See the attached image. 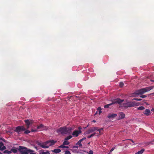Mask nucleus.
<instances>
[{"label":"nucleus","mask_w":154,"mask_h":154,"mask_svg":"<svg viewBox=\"0 0 154 154\" xmlns=\"http://www.w3.org/2000/svg\"><path fill=\"white\" fill-rule=\"evenodd\" d=\"M72 129L71 128H66V127H61L57 130V133H60L62 134H69Z\"/></svg>","instance_id":"f257e3e1"},{"label":"nucleus","mask_w":154,"mask_h":154,"mask_svg":"<svg viewBox=\"0 0 154 154\" xmlns=\"http://www.w3.org/2000/svg\"><path fill=\"white\" fill-rule=\"evenodd\" d=\"M152 87H149L146 88H142L136 91L134 93L135 94H142L144 93L149 91L152 89Z\"/></svg>","instance_id":"f03ea898"},{"label":"nucleus","mask_w":154,"mask_h":154,"mask_svg":"<svg viewBox=\"0 0 154 154\" xmlns=\"http://www.w3.org/2000/svg\"><path fill=\"white\" fill-rule=\"evenodd\" d=\"M139 103H137L135 101H131L126 103H123L122 104V106L125 108L134 107L135 106H138Z\"/></svg>","instance_id":"7ed1b4c3"},{"label":"nucleus","mask_w":154,"mask_h":154,"mask_svg":"<svg viewBox=\"0 0 154 154\" xmlns=\"http://www.w3.org/2000/svg\"><path fill=\"white\" fill-rule=\"evenodd\" d=\"M124 101V100H121L119 98L113 99L112 100V103L104 105V107L105 108H108L109 107V106L112 105V104L115 103H118L120 104L123 102Z\"/></svg>","instance_id":"20e7f679"},{"label":"nucleus","mask_w":154,"mask_h":154,"mask_svg":"<svg viewBox=\"0 0 154 154\" xmlns=\"http://www.w3.org/2000/svg\"><path fill=\"white\" fill-rule=\"evenodd\" d=\"M25 130L26 128L23 126H20L16 127L14 131L17 132L18 134H21L22 132L25 131Z\"/></svg>","instance_id":"39448f33"},{"label":"nucleus","mask_w":154,"mask_h":154,"mask_svg":"<svg viewBox=\"0 0 154 154\" xmlns=\"http://www.w3.org/2000/svg\"><path fill=\"white\" fill-rule=\"evenodd\" d=\"M18 150L21 154H27L29 149L24 147L20 146Z\"/></svg>","instance_id":"423d86ee"},{"label":"nucleus","mask_w":154,"mask_h":154,"mask_svg":"<svg viewBox=\"0 0 154 154\" xmlns=\"http://www.w3.org/2000/svg\"><path fill=\"white\" fill-rule=\"evenodd\" d=\"M48 128V127L44 126V125L41 124L37 127V129H40L41 130H46Z\"/></svg>","instance_id":"0eeeda50"},{"label":"nucleus","mask_w":154,"mask_h":154,"mask_svg":"<svg viewBox=\"0 0 154 154\" xmlns=\"http://www.w3.org/2000/svg\"><path fill=\"white\" fill-rule=\"evenodd\" d=\"M81 129H82V128L81 127H79V131L76 130V131H74L72 133V135L73 136H75V137L78 136L79 135V134L81 133Z\"/></svg>","instance_id":"6e6552de"},{"label":"nucleus","mask_w":154,"mask_h":154,"mask_svg":"<svg viewBox=\"0 0 154 154\" xmlns=\"http://www.w3.org/2000/svg\"><path fill=\"white\" fill-rule=\"evenodd\" d=\"M118 115L119 117L117 118V120H118L124 119L125 117V114L122 112H119Z\"/></svg>","instance_id":"1a4fd4ad"},{"label":"nucleus","mask_w":154,"mask_h":154,"mask_svg":"<svg viewBox=\"0 0 154 154\" xmlns=\"http://www.w3.org/2000/svg\"><path fill=\"white\" fill-rule=\"evenodd\" d=\"M36 144L38 146H40L42 148H48L49 147V146H45V144H44V143H41L37 141L36 142Z\"/></svg>","instance_id":"9d476101"},{"label":"nucleus","mask_w":154,"mask_h":154,"mask_svg":"<svg viewBox=\"0 0 154 154\" xmlns=\"http://www.w3.org/2000/svg\"><path fill=\"white\" fill-rule=\"evenodd\" d=\"M26 125L27 126V128L28 129L29 128V125H30L32 124V121L31 120H25Z\"/></svg>","instance_id":"9b49d317"},{"label":"nucleus","mask_w":154,"mask_h":154,"mask_svg":"<svg viewBox=\"0 0 154 154\" xmlns=\"http://www.w3.org/2000/svg\"><path fill=\"white\" fill-rule=\"evenodd\" d=\"M117 116L116 114L110 113L108 114L107 117L109 119H111L115 118Z\"/></svg>","instance_id":"f8f14e48"},{"label":"nucleus","mask_w":154,"mask_h":154,"mask_svg":"<svg viewBox=\"0 0 154 154\" xmlns=\"http://www.w3.org/2000/svg\"><path fill=\"white\" fill-rule=\"evenodd\" d=\"M143 113L144 114L147 116H148L150 115L151 112L150 110L148 109H146L144 111H143Z\"/></svg>","instance_id":"ddd939ff"},{"label":"nucleus","mask_w":154,"mask_h":154,"mask_svg":"<svg viewBox=\"0 0 154 154\" xmlns=\"http://www.w3.org/2000/svg\"><path fill=\"white\" fill-rule=\"evenodd\" d=\"M94 131L93 127L91 128L87 131L85 132V134H88Z\"/></svg>","instance_id":"4468645a"},{"label":"nucleus","mask_w":154,"mask_h":154,"mask_svg":"<svg viewBox=\"0 0 154 154\" xmlns=\"http://www.w3.org/2000/svg\"><path fill=\"white\" fill-rule=\"evenodd\" d=\"M49 141H50V144H49V145L48 146H49L53 145L56 142V141H54V140H50Z\"/></svg>","instance_id":"2eb2a0df"},{"label":"nucleus","mask_w":154,"mask_h":154,"mask_svg":"<svg viewBox=\"0 0 154 154\" xmlns=\"http://www.w3.org/2000/svg\"><path fill=\"white\" fill-rule=\"evenodd\" d=\"M61 150L60 149H55L53 150H52V152H54L55 153H58L61 152Z\"/></svg>","instance_id":"dca6fc26"},{"label":"nucleus","mask_w":154,"mask_h":154,"mask_svg":"<svg viewBox=\"0 0 154 154\" xmlns=\"http://www.w3.org/2000/svg\"><path fill=\"white\" fill-rule=\"evenodd\" d=\"M39 152V154H50L49 152L48 151H47L46 152H44L43 151H40Z\"/></svg>","instance_id":"f3484780"},{"label":"nucleus","mask_w":154,"mask_h":154,"mask_svg":"<svg viewBox=\"0 0 154 154\" xmlns=\"http://www.w3.org/2000/svg\"><path fill=\"white\" fill-rule=\"evenodd\" d=\"M144 150L145 149H143L137 152L135 154H142Z\"/></svg>","instance_id":"a211bd4d"},{"label":"nucleus","mask_w":154,"mask_h":154,"mask_svg":"<svg viewBox=\"0 0 154 154\" xmlns=\"http://www.w3.org/2000/svg\"><path fill=\"white\" fill-rule=\"evenodd\" d=\"M69 143L68 142V141L67 140H65L64 141L63 144V145H68L69 144Z\"/></svg>","instance_id":"6ab92c4d"},{"label":"nucleus","mask_w":154,"mask_h":154,"mask_svg":"<svg viewBox=\"0 0 154 154\" xmlns=\"http://www.w3.org/2000/svg\"><path fill=\"white\" fill-rule=\"evenodd\" d=\"M28 151V152H27V154H36L35 153H33L32 152H33L34 151L30 149H29Z\"/></svg>","instance_id":"aec40b11"},{"label":"nucleus","mask_w":154,"mask_h":154,"mask_svg":"<svg viewBox=\"0 0 154 154\" xmlns=\"http://www.w3.org/2000/svg\"><path fill=\"white\" fill-rule=\"evenodd\" d=\"M11 151L14 153H16L17 152V149L16 148H12L11 149Z\"/></svg>","instance_id":"412c9836"},{"label":"nucleus","mask_w":154,"mask_h":154,"mask_svg":"<svg viewBox=\"0 0 154 154\" xmlns=\"http://www.w3.org/2000/svg\"><path fill=\"white\" fill-rule=\"evenodd\" d=\"M59 148H68L69 147L68 146H65L64 145H63V144L61 145L59 147Z\"/></svg>","instance_id":"4be33fe9"},{"label":"nucleus","mask_w":154,"mask_h":154,"mask_svg":"<svg viewBox=\"0 0 154 154\" xmlns=\"http://www.w3.org/2000/svg\"><path fill=\"white\" fill-rule=\"evenodd\" d=\"M76 144L77 145H79L80 147H82V145L81 143V142L79 140L78 142Z\"/></svg>","instance_id":"5701e85b"},{"label":"nucleus","mask_w":154,"mask_h":154,"mask_svg":"<svg viewBox=\"0 0 154 154\" xmlns=\"http://www.w3.org/2000/svg\"><path fill=\"white\" fill-rule=\"evenodd\" d=\"M11 153V151L6 150L4 151V153H5L10 154Z\"/></svg>","instance_id":"b1692460"},{"label":"nucleus","mask_w":154,"mask_h":154,"mask_svg":"<svg viewBox=\"0 0 154 154\" xmlns=\"http://www.w3.org/2000/svg\"><path fill=\"white\" fill-rule=\"evenodd\" d=\"M72 137V136L71 135H69L65 139V140H67L71 139Z\"/></svg>","instance_id":"393cba45"},{"label":"nucleus","mask_w":154,"mask_h":154,"mask_svg":"<svg viewBox=\"0 0 154 154\" xmlns=\"http://www.w3.org/2000/svg\"><path fill=\"white\" fill-rule=\"evenodd\" d=\"M145 108L143 106H141L137 108L138 110H143Z\"/></svg>","instance_id":"a878e982"},{"label":"nucleus","mask_w":154,"mask_h":154,"mask_svg":"<svg viewBox=\"0 0 154 154\" xmlns=\"http://www.w3.org/2000/svg\"><path fill=\"white\" fill-rule=\"evenodd\" d=\"M95 134H96L95 133H93V134H91V135H90V136H88V138H90L91 137H92L93 136H94Z\"/></svg>","instance_id":"bb28decb"},{"label":"nucleus","mask_w":154,"mask_h":154,"mask_svg":"<svg viewBox=\"0 0 154 154\" xmlns=\"http://www.w3.org/2000/svg\"><path fill=\"white\" fill-rule=\"evenodd\" d=\"M50 141L49 140L47 141L44 143V144H45V146H47V145L48 144H50Z\"/></svg>","instance_id":"cd10ccee"},{"label":"nucleus","mask_w":154,"mask_h":154,"mask_svg":"<svg viewBox=\"0 0 154 154\" xmlns=\"http://www.w3.org/2000/svg\"><path fill=\"white\" fill-rule=\"evenodd\" d=\"M6 149V147L5 146H3L2 147H1V149H0V150L3 151L4 150Z\"/></svg>","instance_id":"c85d7f7f"},{"label":"nucleus","mask_w":154,"mask_h":154,"mask_svg":"<svg viewBox=\"0 0 154 154\" xmlns=\"http://www.w3.org/2000/svg\"><path fill=\"white\" fill-rule=\"evenodd\" d=\"M124 85V83L122 82H120L119 83V86L121 87H122Z\"/></svg>","instance_id":"c756f323"},{"label":"nucleus","mask_w":154,"mask_h":154,"mask_svg":"<svg viewBox=\"0 0 154 154\" xmlns=\"http://www.w3.org/2000/svg\"><path fill=\"white\" fill-rule=\"evenodd\" d=\"M65 154H71V153L69 151L66 150L65 152Z\"/></svg>","instance_id":"7c9ffc66"},{"label":"nucleus","mask_w":154,"mask_h":154,"mask_svg":"<svg viewBox=\"0 0 154 154\" xmlns=\"http://www.w3.org/2000/svg\"><path fill=\"white\" fill-rule=\"evenodd\" d=\"M30 131H29V130H26V131H25L24 132V133L25 134H28L30 132Z\"/></svg>","instance_id":"2f4dec72"},{"label":"nucleus","mask_w":154,"mask_h":154,"mask_svg":"<svg viewBox=\"0 0 154 154\" xmlns=\"http://www.w3.org/2000/svg\"><path fill=\"white\" fill-rule=\"evenodd\" d=\"M133 100H135L137 101H140L142 100L141 99H138L137 98H134L133 99Z\"/></svg>","instance_id":"473e14b6"},{"label":"nucleus","mask_w":154,"mask_h":154,"mask_svg":"<svg viewBox=\"0 0 154 154\" xmlns=\"http://www.w3.org/2000/svg\"><path fill=\"white\" fill-rule=\"evenodd\" d=\"M86 139L85 137H83L82 139H81L79 140V141L81 142L82 141H83L84 140H85Z\"/></svg>","instance_id":"72a5a7b5"},{"label":"nucleus","mask_w":154,"mask_h":154,"mask_svg":"<svg viewBox=\"0 0 154 154\" xmlns=\"http://www.w3.org/2000/svg\"><path fill=\"white\" fill-rule=\"evenodd\" d=\"M87 153H88V154H93V151H92L91 150H90L89 151V152H87Z\"/></svg>","instance_id":"f704fd0d"},{"label":"nucleus","mask_w":154,"mask_h":154,"mask_svg":"<svg viewBox=\"0 0 154 154\" xmlns=\"http://www.w3.org/2000/svg\"><path fill=\"white\" fill-rule=\"evenodd\" d=\"M94 131L96 130H97L98 129V128L97 127H93Z\"/></svg>","instance_id":"c9c22d12"},{"label":"nucleus","mask_w":154,"mask_h":154,"mask_svg":"<svg viewBox=\"0 0 154 154\" xmlns=\"http://www.w3.org/2000/svg\"><path fill=\"white\" fill-rule=\"evenodd\" d=\"M147 97L145 95H142L140 96V97L142 98H144Z\"/></svg>","instance_id":"e433bc0d"},{"label":"nucleus","mask_w":154,"mask_h":154,"mask_svg":"<svg viewBox=\"0 0 154 154\" xmlns=\"http://www.w3.org/2000/svg\"><path fill=\"white\" fill-rule=\"evenodd\" d=\"M4 145L3 143L2 142H0V146L1 147H2V146H3Z\"/></svg>","instance_id":"4c0bfd02"},{"label":"nucleus","mask_w":154,"mask_h":154,"mask_svg":"<svg viewBox=\"0 0 154 154\" xmlns=\"http://www.w3.org/2000/svg\"><path fill=\"white\" fill-rule=\"evenodd\" d=\"M131 140V141L133 143H134L133 145H134L135 144V143H134V142L132 139H127V140Z\"/></svg>","instance_id":"58836bf2"},{"label":"nucleus","mask_w":154,"mask_h":154,"mask_svg":"<svg viewBox=\"0 0 154 154\" xmlns=\"http://www.w3.org/2000/svg\"><path fill=\"white\" fill-rule=\"evenodd\" d=\"M115 149V147L112 148L110 150V152H112L114 149Z\"/></svg>","instance_id":"ea45409f"},{"label":"nucleus","mask_w":154,"mask_h":154,"mask_svg":"<svg viewBox=\"0 0 154 154\" xmlns=\"http://www.w3.org/2000/svg\"><path fill=\"white\" fill-rule=\"evenodd\" d=\"M37 131L36 130H34L33 129H31V131L32 132H36Z\"/></svg>","instance_id":"a19ab883"},{"label":"nucleus","mask_w":154,"mask_h":154,"mask_svg":"<svg viewBox=\"0 0 154 154\" xmlns=\"http://www.w3.org/2000/svg\"><path fill=\"white\" fill-rule=\"evenodd\" d=\"M78 148V146H74L73 147V148Z\"/></svg>","instance_id":"79ce46f5"},{"label":"nucleus","mask_w":154,"mask_h":154,"mask_svg":"<svg viewBox=\"0 0 154 154\" xmlns=\"http://www.w3.org/2000/svg\"><path fill=\"white\" fill-rule=\"evenodd\" d=\"M0 140H2L4 142H5V140L4 139H3L2 138H0Z\"/></svg>","instance_id":"37998d69"},{"label":"nucleus","mask_w":154,"mask_h":154,"mask_svg":"<svg viewBox=\"0 0 154 154\" xmlns=\"http://www.w3.org/2000/svg\"><path fill=\"white\" fill-rule=\"evenodd\" d=\"M97 110L98 111L100 110H101V108L100 107H98V108H97Z\"/></svg>","instance_id":"c03bdc74"},{"label":"nucleus","mask_w":154,"mask_h":154,"mask_svg":"<svg viewBox=\"0 0 154 154\" xmlns=\"http://www.w3.org/2000/svg\"><path fill=\"white\" fill-rule=\"evenodd\" d=\"M98 111H99V112H99V115H100V113L102 112V111H101V110H99Z\"/></svg>","instance_id":"a18cd8bd"},{"label":"nucleus","mask_w":154,"mask_h":154,"mask_svg":"<svg viewBox=\"0 0 154 154\" xmlns=\"http://www.w3.org/2000/svg\"><path fill=\"white\" fill-rule=\"evenodd\" d=\"M97 131H99V133H100V131H101V130H100V129H98L97 130Z\"/></svg>","instance_id":"49530a36"},{"label":"nucleus","mask_w":154,"mask_h":154,"mask_svg":"<svg viewBox=\"0 0 154 154\" xmlns=\"http://www.w3.org/2000/svg\"><path fill=\"white\" fill-rule=\"evenodd\" d=\"M144 103H145L146 104V105H149V104L148 103H146V102H144Z\"/></svg>","instance_id":"de8ad7c7"},{"label":"nucleus","mask_w":154,"mask_h":154,"mask_svg":"<svg viewBox=\"0 0 154 154\" xmlns=\"http://www.w3.org/2000/svg\"><path fill=\"white\" fill-rule=\"evenodd\" d=\"M92 122H96V121L94 120H93Z\"/></svg>","instance_id":"09e8293b"},{"label":"nucleus","mask_w":154,"mask_h":154,"mask_svg":"<svg viewBox=\"0 0 154 154\" xmlns=\"http://www.w3.org/2000/svg\"><path fill=\"white\" fill-rule=\"evenodd\" d=\"M97 112H98L97 111L96 113H95V115H96V114H97Z\"/></svg>","instance_id":"8fccbe9b"},{"label":"nucleus","mask_w":154,"mask_h":154,"mask_svg":"<svg viewBox=\"0 0 154 154\" xmlns=\"http://www.w3.org/2000/svg\"><path fill=\"white\" fill-rule=\"evenodd\" d=\"M35 148L37 150H38L37 147H36V146H35Z\"/></svg>","instance_id":"3c124183"},{"label":"nucleus","mask_w":154,"mask_h":154,"mask_svg":"<svg viewBox=\"0 0 154 154\" xmlns=\"http://www.w3.org/2000/svg\"><path fill=\"white\" fill-rule=\"evenodd\" d=\"M153 110H154V109L152 108V109H151V111H152Z\"/></svg>","instance_id":"603ef678"},{"label":"nucleus","mask_w":154,"mask_h":154,"mask_svg":"<svg viewBox=\"0 0 154 154\" xmlns=\"http://www.w3.org/2000/svg\"><path fill=\"white\" fill-rule=\"evenodd\" d=\"M100 129V130H102L103 129V128H102Z\"/></svg>","instance_id":"864d4df0"},{"label":"nucleus","mask_w":154,"mask_h":154,"mask_svg":"<svg viewBox=\"0 0 154 154\" xmlns=\"http://www.w3.org/2000/svg\"><path fill=\"white\" fill-rule=\"evenodd\" d=\"M151 81H152V82H154V80H151Z\"/></svg>","instance_id":"5fc2aeb1"},{"label":"nucleus","mask_w":154,"mask_h":154,"mask_svg":"<svg viewBox=\"0 0 154 154\" xmlns=\"http://www.w3.org/2000/svg\"><path fill=\"white\" fill-rule=\"evenodd\" d=\"M0 154H3L2 153L0 152Z\"/></svg>","instance_id":"6e6d98bb"},{"label":"nucleus","mask_w":154,"mask_h":154,"mask_svg":"<svg viewBox=\"0 0 154 154\" xmlns=\"http://www.w3.org/2000/svg\"><path fill=\"white\" fill-rule=\"evenodd\" d=\"M152 94H153L154 95V93H153Z\"/></svg>","instance_id":"4d7b16f0"},{"label":"nucleus","mask_w":154,"mask_h":154,"mask_svg":"<svg viewBox=\"0 0 154 154\" xmlns=\"http://www.w3.org/2000/svg\"><path fill=\"white\" fill-rule=\"evenodd\" d=\"M153 142H154V139L153 140Z\"/></svg>","instance_id":"13d9d810"},{"label":"nucleus","mask_w":154,"mask_h":154,"mask_svg":"<svg viewBox=\"0 0 154 154\" xmlns=\"http://www.w3.org/2000/svg\"><path fill=\"white\" fill-rule=\"evenodd\" d=\"M110 152L109 153H108V154H110Z\"/></svg>","instance_id":"bf43d9fd"}]
</instances>
